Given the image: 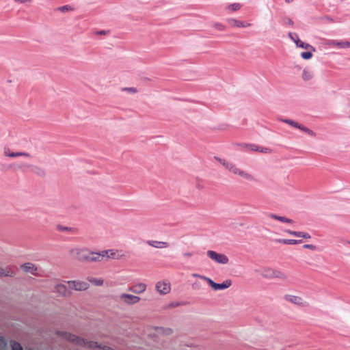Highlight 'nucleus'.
I'll use <instances>...</instances> for the list:
<instances>
[{
	"label": "nucleus",
	"mask_w": 350,
	"mask_h": 350,
	"mask_svg": "<svg viewBox=\"0 0 350 350\" xmlns=\"http://www.w3.org/2000/svg\"><path fill=\"white\" fill-rule=\"evenodd\" d=\"M215 159L221 163L225 167V169L231 174L238 176L248 182L256 181V178L254 175L246 170H244L243 169L240 168L235 163L225 159H221L217 157H215Z\"/></svg>",
	"instance_id": "obj_1"
},
{
	"label": "nucleus",
	"mask_w": 350,
	"mask_h": 350,
	"mask_svg": "<svg viewBox=\"0 0 350 350\" xmlns=\"http://www.w3.org/2000/svg\"><path fill=\"white\" fill-rule=\"evenodd\" d=\"M58 334L64 339L72 342L79 346L85 347L90 349H100L101 350H113L112 348L106 345H98L94 341H87L83 338L78 337L74 334L68 332H59Z\"/></svg>",
	"instance_id": "obj_2"
},
{
	"label": "nucleus",
	"mask_w": 350,
	"mask_h": 350,
	"mask_svg": "<svg viewBox=\"0 0 350 350\" xmlns=\"http://www.w3.org/2000/svg\"><path fill=\"white\" fill-rule=\"evenodd\" d=\"M70 254L75 259L88 262L90 250L86 247H75L70 250Z\"/></svg>",
	"instance_id": "obj_3"
},
{
	"label": "nucleus",
	"mask_w": 350,
	"mask_h": 350,
	"mask_svg": "<svg viewBox=\"0 0 350 350\" xmlns=\"http://www.w3.org/2000/svg\"><path fill=\"white\" fill-rule=\"evenodd\" d=\"M206 254L210 259L216 263L226 265L229 262V258L226 254L217 253L213 250H208Z\"/></svg>",
	"instance_id": "obj_4"
},
{
	"label": "nucleus",
	"mask_w": 350,
	"mask_h": 350,
	"mask_svg": "<svg viewBox=\"0 0 350 350\" xmlns=\"http://www.w3.org/2000/svg\"><path fill=\"white\" fill-rule=\"evenodd\" d=\"M155 288L160 295H167L171 291V284L167 280H161L156 283Z\"/></svg>",
	"instance_id": "obj_5"
},
{
	"label": "nucleus",
	"mask_w": 350,
	"mask_h": 350,
	"mask_svg": "<svg viewBox=\"0 0 350 350\" xmlns=\"http://www.w3.org/2000/svg\"><path fill=\"white\" fill-rule=\"evenodd\" d=\"M206 282L210 285V286L214 291L224 290L229 288L232 285V281L230 280H226L221 284L215 282L213 280L206 279Z\"/></svg>",
	"instance_id": "obj_6"
},
{
	"label": "nucleus",
	"mask_w": 350,
	"mask_h": 350,
	"mask_svg": "<svg viewBox=\"0 0 350 350\" xmlns=\"http://www.w3.org/2000/svg\"><path fill=\"white\" fill-rule=\"evenodd\" d=\"M68 287L75 291H85L89 288V284L84 281L71 280L66 282Z\"/></svg>",
	"instance_id": "obj_7"
},
{
	"label": "nucleus",
	"mask_w": 350,
	"mask_h": 350,
	"mask_svg": "<svg viewBox=\"0 0 350 350\" xmlns=\"http://www.w3.org/2000/svg\"><path fill=\"white\" fill-rule=\"evenodd\" d=\"M105 254V258L109 259H121L125 257V255L122 250H103Z\"/></svg>",
	"instance_id": "obj_8"
},
{
	"label": "nucleus",
	"mask_w": 350,
	"mask_h": 350,
	"mask_svg": "<svg viewBox=\"0 0 350 350\" xmlns=\"http://www.w3.org/2000/svg\"><path fill=\"white\" fill-rule=\"evenodd\" d=\"M241 147L246 148L248 150L253 152H259L262 153H271L272 151L270 148L262 147L253 144H243L241 145Z\"/></svg>",
	"instance_id": "obj_9"
},
{
	"label": "nucleus",
	"mask_w": 350,
	"mask_h": 350,
	"mask_svg": "<svg viewBox=\"0 0 350 350\" xmlns=\"http://www.w3.org/2000/svg\"><path fill=\"white\" fill-rule=\"evenodd\" d=\"M54 288V292L61 297H67L71 295V291L65 284H57Z\"/></svg>",
	"instance_id": "obj_10"
},
{
	"label": "nucleus",
	"mask_w": 350,
	"mask_h": 350,
	"mask_svg": "<svg viewBox=\"0 0 350 350\" xmlns=\"http://www.w3.org/2000/svg\"><path fill=\"white\" fill-rule=\"evenodd\" d=\"M120 299L123 303L131 305L138 303L140 301V297L130 294L122 293L120 295Z\"/></svg>",
	"instance_id": "obj_11"
},
{
	"label": "nucleus",
	"mask_w": 350,
	"mask_h": 350,
	"mask_svg": "<svg viewBox=\"0 0 350 350\" xmlns=\"http://www.w3.org/2000/svg\"><path fill=\"white\" fill-rule=\"evenodd\" d=\"M226 22L231 27L245 28V27H250L252 26L251 23L241 21L237 20L234 18H227Z\"/></svg>",
	"instance_id": "obj_12"
},
{
	"label": "nucleus",
	"mask_w": 350,
	"mask_h": 350,
	"mask_svg": "<svg viewBox=\"0 0 350 350\" xmlns=\"http://www.w3.org/2000/svg\"><path fill=\"white\" fill-rule=\"evenodd\" d=\"M21 269L26 273H31L33 275H38V267L31 262H25L21 265Z\"/></svg>",
	"instance_id": "obj_13"
},
{
	"label": "nucleus",
	"mask_w": 350,
	"mask_h": 350,
	"mask_svg": "<svg viewBox=\"0 0 350 350\" xmlns=\"http://www.w3.org/2000/svg\"><path fill=\"white\" fill-rule=\"evenodd\" d=\"M105 259L104 251L100 252H92L90 250L89 258L88 262H100Z\"/></svg>",
	"instance_id": "obj_14"
},
{
	"label": "nucleus",
	"mask_w": 350,
	"mask_h": 350,
	"mask_svg": "<svg viewBox=\"0 0 350 350\" xmlns=\"http://www.w3.org/2000/svg\"><path fill=\"white\" fill-rule=\"evenodd\" d=\"M257 271L263 278L268 280L273 279V268L265 267L259 269Z\"/></svg>",
	"instance_id": "obj_15"
},
{
	"label": "nucleus",
	"mask_w": 350,
	"mask_h": 350,
	"mask_svg": "<svg viewBox=\"0 0 350 350\" xmlns=\"http://www.w3.org/2000/svg\"><path fill=\"white\" fill-rule=\"evenodd\" d=\"M3 154L5 157L14 158L18 157H31L29 153L26 152H12L9 148H5L3 150Z\"/></svg>",
	"instance_id": "obj_16"
},
{
	"label": "nucleus",
	"mask_w": 350,
	"mask_h": 350,
	"mask_svg": "<svg viewBox=\"0 0 350 350\" xmlns=\"http://www.w3.org/2000/svg\"><path fill=\"white\" fill-rule=\"evenodd\" d=\"M146 243L148 245L157 249H165L169 247V243L166 241L148 240Z\"/></svg>",
	"instance_id": "obj_17"
},
{
	"label": "nucleus",
	"mask_w": 350,
	"mask_h": 350,
	"mask_svg": "<svg viewBox=\"0 0 350 350\" xmlns=\"http://www.w3.org/2000/svg\"><path fill=\"white\" fill-rule=\"evenodd\" d=\"M146 284L142 282L137 283L130 288V291L135 294H140L146 290Z\"/></svg>",
	"instance_id": "obj_18"
},
{
	"label": "nucleus",
	"mask_w": 350,
	"mask_h": 350,
	"mask_svg": "<svg viewBox=\"0 0 350 350\" xmlns=\"http://www.w3.org/2000/svg\"><path fill=\"white\" fill-rule=\"evenodd\" d=\"M284 299L288 302H291L292 304H296V305H303V299L297 295H286L284 296Z\"/></svg>",
	"instance_id": "obj_19"
},
{
	"label": "nucleus",
	"mask_w": 350,
	"mask_h": 350,
	"mask_svg": "<svg viewBox=\"0 0 350 350\" xmlns=\"http://www.w3.org/2000/svg\"><path fill=\"white\" fill-rule=\"evenodd\" d=\"M16 275L15 271L10 267H0V278L3 277H14Z\"/></svg>",
	"instance_id": "obj_20"
},
{
	"label": "nucleus",
	"mask_w": 350,
	"mask_h": 350,
	"mask_svg": "<svg viewBox=\"0 0 350 350\" xmlns=\"http://www.w3.org/2000/svg\"><path fill=\"white\" fill-rule=\"evenodd\" d=\"M11 167H13L15 170L25 172L26 170H29L30 167H31V164L25 162H18L12 163Z\"/></svg>",
	"instance_id": "obj_21"
},
{
	"label": "nucleus",
	"mask_w": 350,
	"mask_h": 350,
	"mask_svg": "<svg viewBox=\"0 0 350 350\" xmlns=\"http://www.w3.org/2000/svg\"><path fill=\"white\" fill-rule=\"evenodd\" d=\"M56 229L59 232H67L70 234H76L79 232V230L74 227H67L62 225L57 226Z\"/></svg>",
	"instance_id": "obj_22"
},
{
	"label": "nucleus",
	"mask_w": 350,
	"mask_h": 350,
	"mask_svg": "<svg viewBox=\"0 0 350 350\" xmlns=\"http://www.w3.org/2000/svg\"><path fill=\"white\" fill-rule=\"evenodd\" d=\"M288 234L293 235L296 237L303 238L306 239H309L311 238V236L310 234L304 232H300V231H292L290 230H287L286 231Z\"/></svg>",
	"instance_id": "obj_23"
},
{
	"label": "nucleus",
	"mask_w": 350,
	"mask_h": 350,
	"mask_svg": "<svg viewBox=\"0 0 350 350\" xmlns=\"http://www.w3.org/2000/svg\"><path fill=\"white\" fill-rule=\"evenodd\" d=\"M273 279L286 280L288 279V275L285 272L280 269H273Z\"/></svg>",
	"instance_id": "obj_24"
},
{
	"label": "nucleus",
	"mask_w": 350,
	"mask_h": 350,
	"mask_svg": "<svg viewBox=\"0 0 350 350\" xmlns=\"http://www.w3.org/2000/svg\"><path fill=\"white\" fill-rule=\"evenodd\" d=\"M327 44L329 46H336L340 48H349L350 47V42L348 41H341L338 42L336 40H329L327 42Z\"/></svg>",
	"instance_id": "obj_25"
},
{
	"label": "nucleus",
	"mask_w": 350,
	"mask_h": 350,
	"mask_svg": "<svg viewBox=\"0 0 350 350\" xmlns=\"http://www.w3.org/2000/svg\"><path fill=\"white\" fill-rule=\"evenodd\" d=\"M268 217L269 218H271V219H273L275 220H278L283 223H286V224H293V220L291 219H288L287 217H282V216H278V215L273 214V213H269L268 215Z\"/></svg>",
	"instance_id": "obj_26"
},
{
	"label": "nucleus",
	"mask_w": 350,
	"mask_h": 350,
	"mask_svg": "<svg viewBox=\"0 0 350 350\" xmlns=\"http://www.w3.org/2000/svg\"><path fill=\"white\" fill-rule=\"evenodd\" d=\"M29 170H31L34 174H37L39 176H44L46 175L45 170L37 165H31V167H30Z\"/></svg>",
	"instance_id": "obj_27"
},
{
	"label": "nucleus",
	"mask_w": 350,
	"mask_h": 350,
	"mask_svg": "<svg viewBox=\"0 0 350 350\" xmlns=\"http://www.w3.org/2000/svg\"><path fill=\"white\" fill-rule=\"evenodd\" d=\"M275 242L278 243H282L285 245H296L301 243V240H296V239H276Z\"/></svg>",
	"instance_id": "obj_28"
},
{
	"label": "nucleus",
	"mask_w": 350,
	"mask_h": 350,
	"mask_svg": "<svg viewBox=\"0 0 350 350\" xmlns=\"http://www.w3.org/2000/svg\"><path fill=\"white\" fill-rule=\"evenodd\" d=\"M243 5L240 3H233L228 5L226 9L229 12V13H232L236 11L239 10L242 8Z\"/></svg>",
	"instance_id": "obj_29"
},
{
	"label": "nucleus",
	"mask_w": 350,
	"mask_h": 350,
	"mask_svg": "<svg viewBox=\"0 0 350 350\" xmlns=\"http://www.w3.org/2000/svg\"><path fill=\"white\" fill-rule=\"evenodd\" d=\"M88 280L92 283V284L95 285V286H102L103 284V280L101 279V278H93V277H88Z\"/></svg>",
	"instance_id": "obj_30"
},
{
	"label": "nucleus",
	"mask_w": 350,
	"mask_h": 350,
	"mask_svg": "<svg viewBox=\"0 0 350 350\" xmlns=\"http://www.w3.org/2000/svg\"><path fill=\"white\" fill-rule=\"evenodd\" d=\"M313 77V73L311 70L304 69L302 72V78L304 81H309Z\"/></svg>",
	"instance_id": "obj_31"
},
{
	"label": "nucleus",
	"mask_w": 350,
	"mask_h": 350,
	"mask_svg": "<svg viewBox=\"0 0 350 350\" xmlns=\"http://www.w3.org/2000/svg\"><path fill=\"white\" fill-rule=\"evenodd\" d=\"M297 129L306 132V133H308V135H310L311 136H315V133L312 130H310V129H308L307 127H305L301 124L299 125Z\"/></svg>",
	"instance_id": "obj_32"
},
{
	"label": "nucleus",
	"mask_w": 350,
	"mask_h": 350,
	"mask_svg": "<svg viewBox=\"0 0 350 350\" xmlns=\"http://www.w3.org/2000/svg\"><path fill=\"white\" fill-rule=\"evenodd\" d=\"M288 36L290 37V38H291L293 41H294V42H295V43L296 44H298V43H299V42H300V40H299V38H298L297 34H296V33H288Z\"/></svg>",
	"instance_id": "obj_33"
},
{
	"label": "nucleus",
	"mask_w": 350,
	"mask_h": 350,
	"mask_svg": "<svg viewBox=\"0 0 350 350\" xmlns=\"http://www.w3.org/2000/svg\"><path fill=\"white\" fill-rule=\"evenodd\" d=\"M11 346H12V350H23V348L21 347V344L18 342L13 341L11 343Z\"/></svg>",
	"instance_id": "obj_34"
},
{
	"label": "nucleus",
	"mask_w": 350,
	"mask_h": 350,
	"mask_svg": "<svg viewBox=\"0 0 350 350\" xmlns=\"http://www.w3.org/2000/svg\"><path fill=\"white\" fill-rule=\"evenodd\" d=\"M297 46L298 47H300V48H303V49H308V48H312L313 51H314V49L309 44H306L304 42H302L300 41L299 43H298V44H296Z\"/></svg>",
	"instance_id": "obj_35"
},
{
	"label": "nucleus",
	"mask_w": 350,
	"mask_h": 350,
	"mask_svg": "<svg viewBox=\"0 0 350 350\" xmlns=\"http://www.w3.org/2000/svg\"><path fill=\"white\" fill-rule=\"evenodd\" d=\"M301 57L304 59H309L312 57V54L310 52H302Z\"/></svg>",
	"instance_id": "obj_36"
},
{
	"label": "nucleus",
	"mask_w": 350,
	"mask_h": 350,
	"mask_svg": "<svg viewBox=\"0 0 350 350\" xmlns=\"http://www.w3.org/2000/svg\"><path fill=\"white\" fill-rule=\"evenodd\" d=\"M123 91H126V92H128L131 94H135L137 92V89L136 88H134V87H131V88H124L122 89Z\"/></svg>",
	"instance_id": "obj_37"
},
{
	"label": "nucleus",
	"mask_w": 350,
	"mask_h": 350,
	"mask_svg": "<svg viewBox=\"0 0 350 350\" xmlns=\"http://www.w3.org/2000/svg\"><path fill=\"white\" fill-rule=\"evenodd\" d=\"M284 122L293 127H295V128H298V126L299 125V124L298 122H296L291 120H284Z\"/></svg>",
	"instance_id": "obj_38"
},
{
	"label": "nucleus",
	"mask_w": 350,
	"mask_h": 350,
	"mask_svg": "<svg viewBox=\"0 0 350 350\" xmlns=\"http://www.w3.org/2000/svg\"><path fill=\"white\" fill-rule=\"evenodd\" d=\"M214 27L216 29L219 30V31H224L226 29V27L224 25H222L221 23H215L214 24Z\"/></svg>",
	"instance_id": "obj_39"
},
{
	"label": "nucleus",
	"mask_w": 350,
	"mask_h": 350,
	"mask_svg": "<svg viewBox=\"0 0 350 350\" xmlns=\"http://www.w3.org/2000/svg\"><path fill=\"white\" fill-rule=\"evenodd\" d=\"M303 247H304V248L309 249L312 251H314L317 250V247L312 244H306Z\"/></svg>",
	"instance_id": "obj_40"
},
{
	"label": "nucleus",
	"mask_w": 350,
	"mask_h": 350,
	"mask_svg": "<svg viewBox=\"0 0 350 350\" xmlns=\"http://www.w3.org/2000/svg\"><path fill=\"white\" fill-rule=\"evenodd\" d=\"M58 10L60 11H62V12H67V11L72 10V9L69 5H64V6L59 7L58 8Z\"/></svg>",
	"instance_id": "obj_41"
},
{
	"label": "nucleus",
	"mask_w": 350,
	"mask_h": 350,
	"mask_svg": "<svg viewBox=\"0 0 350 350\" xmlns=\"http://www.w3.org/2000/svg\"><path fill=\"white\" fill-rule=\"evenodd\" d=\"M192 276L193 278H200L201 280H203L204 281H206V279H210L209 278L206 277V276H204V275H200V274H198V273H193L192 274Z\"/></svg>",
	"instance_id": "obj_42"
},
{
	"label": "nucleus",
	"mask_w": 350,
	"mask_h": 350,
	"mask_svg": "<svg viewBox=\"0 0 350 350\" xmlns=\"http://www.w3.org/2000/svg\"><path fill=\"white\" fill-rule=\"evenodd\" d=\"M6 346V342L4 340L3 338L0 336V349H3Z\"/></svg>",
	"instance_id": "obj_43"
},
{
	"label": "nucleus",
	"mask_w": 350,
	"mask_h": 350,
	"mask_svg": "<svg viewBox=\"0 0 350 350\" xmlns=\"http://www.w3.org/2000/svg\"><path fill=\"white\" fill-rule=\"evenodd\" d=\"M32 1L33 0H14V1L15 3H22V4L31 3Z\"/></svg>",
	"instance_id": "obj_44"
},
{
	"label": "nucleus",
	"mask_w": 350,
	"mask_h": 350,
	"mask_svg": "<svg viewBox=\"0 0 350 350\" xmlns=\"http://www.w3.org/2000/svg\"><path fill=\"white\" fill-rule=\"evenodd\" d=\"M183 256L189 258L193 256V253L191 252H185L183 254Z\"/></svg>",
	"instance_id": "obj_45"
},
{
	"label": "nucleus",
	"mask_w": 350,
	"mask_h": 350,
	"mask_svg": "<svg viewBox=\"0 0 350 350\" xmlns=\"http://www.w3.org/2000/svg\"><path fill=\"white\" fill-rule=\"evenodd\" d=\"M287 23H288V24H289V25H293V21H292V20H291V19H290V18H288V19L287 20Z\"/></svg>",
	"instance_id": "obj_46"
},
{
	"label": "nucleus",
	"mask_w": 350,
	"mask_h": 350,
	"mask_svg": "<svg viewBox=\"0 0 350 350\" xmlns=\"http://www.w3.org/2000/svg\"><path fill=\"white\" fill-rule=\"evenodd\" d=\"M98 34H100V35H105L106 34L105 31H100L98 33Z\"/></svg>",
	"instance_id": "obj_47"
},
{
	"label": "nucleus",
	"mask_w": 350,
	"mask_h": 350,
	"mask_svg": "<svg viewBox=\"0 0 350 350\" xmlns=\"http://www.w3.org/2000/svg\"><path fill=\"white\" fill-rule=\"evenodd\" d=\"M293 0H285V1L288 3L293 2Z\"/></svg>",
	"instance_id": "obj_48"
},
{
	"label": "nucleus",
	"mask_w": 350,
	"mask_h": 350,
	"mask_svg": "<svg viewBox=\"0 0 350 350\" xmlns=\"http://www.w3.org/2000/svg\"><path fill=\"white\" fill-rule=\"evenodd\" d=\"M167 331V334H170L172 332L171 329H168L166 330Z\"/></svg>",
	"instance_id": "obj_49"
}]
</instances>
